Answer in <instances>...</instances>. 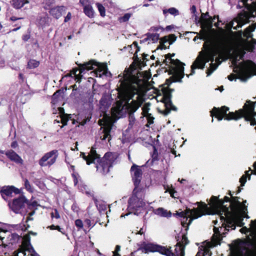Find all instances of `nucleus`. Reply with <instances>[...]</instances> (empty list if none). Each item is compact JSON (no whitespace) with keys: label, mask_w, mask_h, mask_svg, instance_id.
I'll return each instance as SVG.
<instances>
[{"label":"nucleus","mask_w":256,"mask_h":256,"mask_svg":"<svg viewBox=\"0 0 256 256\" xmlns=\"http://www.w3.org/2000/svg\"><path fill=\"white\" fill-rule=\"evenodd\" d=\"M246 202V200L241 202L237 197H232L230 200V198L226 196L222 200L212 196L210 200V206L202 202L198 206L200 209L187 208L184 211L178 212L176 214L182 218L181 224L186 232L193 220L205 214H217L222 226L214 228L212 242L214 246H216L220 244L222 238L225 236L227 232L225 231H229L230 228L234 230L236 225L242 226L244 224V218H250L248 215Z\"/></svg>","instance_id":"f257e3e1"},{"label":"nucleus","mask_w":256,"mask_h":256,"mask_svg":"<svg viewBox=\"0 0 256 256\" xmlns=\"http://www.w3.org/2000/svg\"><path fill=\"white\" fill-rule=\"evenodd\" d=\"M196 22L200 26V38L205 42L204 50L200 52L191 66L190 74H186L188 78L195 74V70L204 69L206 64L210 61L211 64L206 74L207 76H210L221 63L220 60L229 52L231 44L230 38L225 33L217 34L214 38L210 36L209 30L212 28L213 20L208 12L202 13L200 18Z\"/></svg>","instance_id":"f03ea898"},{"label":"nucleus","mask_w":256,"mask_h":256,"mask_svg":"<svg viewBox=\"0 0 256 256\" xmlns=\"http://www.w3.org/2000/svg\"><path fill=\"white\" fill-rule=\"evenodd\" d=\"M138 80L128 70H124L122 78L120 80L118 94L120 100L124 103L122 109L125 108L128 114L129 123L127 129L128 131L137 132L140 128L139 122L134 116V113L143 102Z\"/></svg>","instance_id":"7ed1b4c3"},{"label":"nucleus","mask_w":256,"mask_h":256,"mask_svg":"<svg viewBox=\"0 0 256 256\" xmlns=\"http://www.w3.org/2000/svg\"><path fill=\"white\" fill-rule=\"evenodd\" d=\"M255 44H256V40H252V42L246 43L244 46L243 50H238L232 60L234 70L237 73L239 78L242 80H246L252 76L256 70V66L250 60L244 61L239 64H238V62L242 59L246 53L245 50L253 51Z\"/></svg>","instance_id":"20e7f679"},{"label":"nucleus","mask_w":256,"mask_h":256,"mask_svg":"<svg viewBox=\"0 0 256 256\" xmlns=\"http://www.w3.org/2000/svg\"><path fill=\"white\" fill-rule=\"evenodd\" d=\"M248 1V0H242L240 2L244 6V10L238 14V17L228 23V28L237 30L245 24L254 21L252 19L256 16V2H252V4L250 5L247 4ZM256 28V23L249 26L244 30V36L250 37V33L254 32Z\"/></svg>","instance_id":"39448f33"},{"label":"nucleus","mask_w":256,"mask_h":256,"mask_svg":"<svg viewBox=\"0 0 256 256\" xmlns=\"http://www.w3.org/2000/svg\"><path fill=\"white\" fill-rule=\"evenodd\" d=\"M81 157H82L88 165L92 163L94 164L99 173L106 174L110 172V168L112 166L116 160L117 154L116 153L108 152L102 158H100V156L96 153L94 148H92L88 156L81 152Z\"/></svg>","instance_id":"423d86ee"},{"label":"nucleus","mask_w":256,"mask_h":256,"mask_svg":"<svg viewBox=\"0 0 256 256\" xmlns=\"http://www.w3.org/2000/svg\"><path fill=\"white\" fill-rule=\"evenodd\" d=\"M247 102L248 104H246L244 106V111L240 110L235 112H230L228 114H227L226 112L229 110L228 108L225 106H222L220 108L214 107L210 112V115L212 116H215L218 121L222 120L224 117H225V120H238L244 115L251 119L254 116L255 103L251 102Z\"/></svg>","instance_id":"0eeeda50"},{"label":"nucleus","mask_w":256,"mask_h":256,"mask_svg":"<svg viewBox=\"0 0 256 256\" xmlns=\"http://www.w3.org/2000/svg\"><path fill=\"white\" fill-rule=\"evenodd\" d=\"M175 54H168L166 56V62H168L170 67V74L172 75V79L174 82H182V78L184 76V64L180 62L178 60L172 58ZM168 65V64H166Z\"/></svg>","instance_id":"6e6552de"},{"label":"nucleus","mask_w":256,"mask_h":256,"mask_svg":"<svg viewBox=\"0 0 256 256\" xmlns=\"http://www.w3.org/2000/svg\"><path fill=\"white\" fill-rule=\"evenodd\" d=\"M94 71L90 72V74L92 76L96 77L102 78L103 76H112L110 72L108 71L107 66L105 64H96L94 63L93 60H90L88 62L81 64V74H84L86 72L93 70L94 68ZM82 78V75H81V79Z\"/></svg>","instance_id":"1a4fd4ad"},{"label":"nucleus","mask_w":256,"mask_h":256,"mask_svg":"<svg viewBox=\"0 0 256 256\" xmlns=\"http://www.w3.org/2000/svg\"><path fill=\"white\" fill-rule=\"evenodd\" d=\"M144 197V194L142 191H139L137 188L134 190L133 194L128 200V209L129 212L126 216L131 213H134L136 215L138 214L140 212L138 211H140L146 204L143 200Z\"/></svg>","instance_id":"9d476101"},{"label":"nucleus","mask_w":256,"mask_h":256,"mask_svg":"<svg viewBox=\"0 0 256 256\" xmlns=\"http://www.w3.org/2000/svg\"><path fill=\"white\" fill-rule=\"evenodd\" d=\"M138 250L145 254L158 252L166 256H172V254L170 250L164 246L146 242H142L140 244Z\"/></svg>","instance_id":"9b49d317"},{"label":"nucleus","mask_w":256,"mask_h":256,"mask_svg":"<svg viewBox=\"0 0 256 256\" xmlns=\"http://www.w3.org/2000/svg\"><path fill=\"white\" fill-rule=\"evenodd\" d=\"M98 124L102 126V128H103L100 134V138L102 140H108V142H110L111 140L110 132L114 124L112 118L110 116L106 115L102 118L98 120Z\"/></svg>","instance_id":"f8f14e48"},{"label":"nucleus","mask_w":256,"mask_h":256,"mask_svg":"<svg viewBox=\"0 0 256 256\" xmlns=\"http://www.w3.org/2000/svg\"><path fill=\"white\" fill-rule=\"evenodd\" d=\"M28 205V200L24 196H20L8 203L10 209L17 214H24L26 212V207Z\"/></svg>","instance_id":"ddd939ff"},{"label":"nucleus","mask_w":256,"mask_h":256,"mask_svg":"<svg viewBox=\"0 0 256 256\" xmlns=\"http://www.w3.org/2000/svg\"><path fill=\"white\" fill-rule=\"evenodd\" d=\"M58 150H52L45 154L39 160L38 164L41 166H50L55 163L58 158Z\"/></svg>","instance_id":"4468645a"},{"label":"nucleus","mask_w":256,"mask_h":256,"mask_svg":"<svg viewBox=\"0 0 256 256\" xmlns=\"http://www.w3.org/2000/svg\"><path fill=\"white\" fill-rule=\"evenodd\" d=\"M181 237L180 240L178 241L176 245L174 252H172L170 248H168L172 253V256H184L185 246L188 244V240L184 234H182L178 236Z\"/></svg>","instance_id":"2eb2a0df"},{"label":"nucleus","mask_w":256,"mask_h":256,"mask_svg":"<svg viewBox=\"0 0 256 256\" xmlns=\"http://www.w3.org/2000/svg\"><path fill=\"white\" fill-rule=\"evenodd\" d=\"M68 76L74 78L76 80V84L72 86V92L70 96L78 98L80 95V70L78 69H74L68 74Z\"/></svg>","instance_id":"dca6fc26"},{"label":"nucleus","mask_w":256,"mask_h":256,"mask_svg":"<svg viewBox=\"0 0 256 256\" xmlns=\"http://www.w3.org/2000/svg\"><path fill=\"white\" fill-rule=\"evenodd\" d=\"M130 170L135 188H137L141 181L142 170L136 164L132 165Z\"/></svg>","instance_id":"f3484780"},{"label":"nucleus","mask_w":256,"mask_h":256,"mask_svg":"<svg viewBox=\"0 0 256 256\" xmlns=\"http://www.w3.org/2000/svg\"><path fill=\"white\" fill-rule=\"evenodd\" d=\"M171 95L170 94H166L163 98V102L165 104L166 106V112L165 114H168L170 110H176V108L174 106L170 100Z\"/></svg>","instance_id":"a211bd4d"},{"label":"nucleus","mask_w":256,"mask_h":256,"mask_svg":"<svg viewBox=\"0 0 256 256\" xmlns=\"http://www.w3.org/2000/svg\"><path fill=\"white\" fill-rule=\"evenodd\" d=\"M250 226L249 228L243 227L240 230L242 233L247 234L249 232L252 238L256 240V220H252Z\"/></svg>","instance_id":"6ab92c4d"},{"label":"nucleus","mask_w":256,"mask_h":256,"mask_svg":"<svg viewBox=\"0 0 256 256\" xmlns=\"http://www.w3.org/2000/svg\"><path fill=\"white\" fill-rule=\"evenodd\" d=\"M254 170H252L250 168L249 170L245 172V174L242 176L240 179V182L241 184V186H244L245 183L246 182V179L248 180L250 179V174H254L256 175V162H255L253 164Z\"/></svg>","instance_id":"aec40b11"},{"label":"nucleus","mask_w":256,"mask_h":256,"mask_svg":"<svg viewBox=\"0 0 256 256\" xmlns=\"http://www.w3.org/2000/svg\"><path fill=\"white\" fill-rule=\"evenodd\" d=\"M146 38H144L141 41L143 42H148V44H154L156 42L160 39V34L156 32L153 33L150 32L146 34Z\"/></svg>","instance_id":"412c9836"},{"label":"nucleus","mask_w":256,"mask_h":256,"mask_svg":"<svg viewBox=\"0 0 256 256\" xmlns=\"http://www.w3.org/2000/svg\"><path fill=\"white\" fill-rule=\"evenodd\" d=\"M34 250L32 248L30 240H25L22 243V246L20 248V252H22L24 256L32 254Z\"/></svg>","instance_id":"4be33fe9"},{"label":"nucleus","mask_w":256,"mask_h":256,"mask_svg":"<svg viewBox=\"0 0 256 256\" xmlns=\"http://www.w3.org/2000/svg\"><path fill=\"white\" fill-rule=\"evenodd\" d=\"M4 154L12 161L14 162L17 164H22L23 162L22 158L12 150H8L6 152H4Z\"/></svg>","instance_id":"5701e85b"},{"label":"nucleus","mask_w":256,"mask_h":256,"mask_svg":"<svg viewBox=\"0 0 256 256\" xmlns=\"http://www.w3.org/2000/svg\"><path fill=\"white\" fill-rule=\"evenodd\" d=\"M64 6H57L50 9V12L52 16L56 18H58L66 12Z\"/></svg>","instance_id":"b1692460"},{"label":"nucleus","mask_w":256,"mask_h":256,"mask_svg":"<svg viewBox=\"0 0 256 256\" xmlns=\"http://www.w3.org/2000/svg\"><path fill=\"white\" fill-rule=\"evenodd\" d=\"M12 188L11 186H4L0 190L2 198L6 200V197L12 196Z\"/></svg>","instance_id":"393cba45"},{"label":"nucleus","mask_w":256,"mask_h":256,"mask_svg":"<svg viewBox=\"0 0 256 256\" xmlns=\"http://www.w3.org/2000/svg\"><path fill=\"white\" fill-rule=\"evenodd\" d=\"M154 213L164 218H170L172 216V213L170 211H168L162 208H159L153 210Z\"/></svg>","instance_id":"a878e982"},{"label":"nucleus","mask_w":256,"mask_h":256,"mask_svg":"<svg viewBox=\"0 0 256 256\" xmlns=\"http://www.w3.org/2000/svg\"><path fill=\"white\" fill-rule=\"evenodd\" d=\"M210 244H208V246H200L196 256H210Z\"/></svg>","instance_id":"bb28decb"},{"label":"nucleus","mask_w":256,"mask_h":256,"mask_svg":"<svg viewBox=\"0 0 256 256\" xmlns=\"http://www.w3.org/2000/svg\"><path fill=\"white\" fill-rule=\"evenodd\" d=\"M29 2L28 0H12L11 3L12 6L17 10L21 8L24 4Z\"/></svg>","instance_id":"cd10ccee"},{"label":"nucleus","mask_w":256,"mask_h":256,"mask_svg":"<svg viewBox=\"0 0 256 256\" xmlns=\"http://www.w3.org/2000/svg\"><path fill=\"white\" fill-rule=\"evenodd\" d=\"M94 225L95 222L94 221L92 222L88 219H86L84 220V224H82V222L81 221V228H83L84 230L86 233L87 232H88Z\"/></svg>","instance_id":"c85d7f7f"},{"label":"nucleus","mask_w":256,"mask_h":256,"mask_svg":"<svg viewBox=\"0 0 256 256\" xmlns=\"http://www.w3.org/2000/svg\"><path fill=\"white\" fill-rule=\"evenodd\" d=\"M162 13L165 16H167L168 13H169L171 15L174 16L180 14L178 10L175 8H170L168 9H164L162 10Z\"/></svg>","instance_id":"c756f323"},{"label":"nucleus","mask_w":256,"mask_h":256,"mask_svg":"<svg viewBox=\"0 0 256 256\" xmlns=\"http://www.w3.org/2000/svg\"><path fill=\"white\" fill-rule=\"evenodd\" d=\"M84 11L86 15L90 18H92L94 16V10L92 6L90 4L84 6Z\"/></svg>","instance_id":"7c9ffc66"},{"label":"nucleus","mask_w":256,"mask_h":256,"mask_svg":"<svg viewBox=\"0 0 256 256\" xmlns=\"http://www.w3.org/2000/svg\"><path fill=\"white\" fill-rule=\"evenodd\" d=\"M95 204L98 210L100 213H102V212L106 210V206L104 202L102 201H98L96 200L95 201Z\"/></svg>","instance_id":"2f4dec72"},{"label":"nucleus","mask_w":256,"mask_h":256,"mask_svg":"<svg viewBox=\"0 0 256 256\" xmlns=\"http://www.w3.org/2000/svg\"><path fill=\"white\" fill-rule=\"evenodd\" d=\"M228 256H250V255L248 250H244V252L232 251Z\"/></svg>","instance_id":"473e14b6"},{"label":"nucleus","mask_w":256,"mask_h":256,"mask_svg":"<svg viewBox=\"0 0 256 256\" xmlns=\"http://www.w3.org/2000/svg\"><path fill=\"white\" fill-rule=\"evenodd\" d=\"M152 160L150 161H150L149 160L146 162L147 165H148V166H150V164L152 165L154 164V162L157 161L158 160V152L155 147L154 148V152L152 156Z\"/></svg>","instance_id":"72a5a7b5"},{"label":"nucleus","mask_w":256,"mask_h":256,"mask_svg":"<svg viewBox=\"0 0 256 256\" xmlns=\"http://www.w3.org/2000/svg\"><path fill=\"white\" fill-rule=\"evenodd\" d=\"M60 91L58 90L52 96V104H56L60 98Z\"/></svg>","instance_id":"f704fd0d"},{"label":"nucleus","mask_w":256,"mask_h":256,"mask_svg":"<svg viewBox=\"0 0 256 256\" xmlns=\"http://www.w3.org/2000/svg\"><path fill=\"white\" fill-rule=\"evenodd\" d=\"M40 64L38 61L34 60H30L28 61V67L29 68H37Z\"/></svg>","instance_id":"c9c22d12"},{"label":"nucleus","mask_w":256,"mask_h":256,"mask_svg":"<svg viewBox=\"0 0 256 256\" xmlns=\"http://www.w3.org/2000/svg\"><path fill=\"white\" fill-rule=\"evenodd\" d=\"M168 42V38L167 36H164L160 40V44L158 46V48L162 50V49H166V46L165 44Z\"/></svg>","instance_id":"e433bc0d"},{"label":"nucleus","mask_w":256,"mask_h":256,"mask_svg":"<svg viewBox=\"0 0 256 256\" xmlns=\"http://www.w3.org/2000/svg\"><path fill=\"white\" fill-rule=\"evenodd\" d=\"M81 191L82 192V193H85L88 196H92L93 195L92 192L88 189L86 185L81 186Z\"/></svg>","instance_id":"4c0bfd02"},{"label":"nucleus","mask_w":256,"mask_h":256,"mask_svg":"<svg viewBox=\"0 0 256 256\" xmlns=\"http://www.w3.org/2000/svg\"><path fill=\"white\" fill-rule=\"evenodd\" d=\"M96 5L100 13V16H104L106 15V11L104 6L102 4L99 3H97Z\"/></svg>","instance_id":"58836bf2"},{"label":"nucleus","mask_w":256,"mask_h":256,"mask_svg":"<svg viewBox=\"0 0 256 256\" xmlns=\"http://www.w3.org/2000/svg\"><path fill=\"white\" fill-rule=\"evenodd\" d=\"M24 186H25V188L26 189L30 192H33V190L31 186V185L30 183V182H28V180L26 179V178H24Z\"/></svg>","instance_id":"ea45409f"},{"label":"nucleus","mask_w":256,"mask_h":256,"mask_svg":"<svg viewBox=\"0 0 256 256\" xmlns=\"http://www.w3.org/2000/svg\"><path fill=\"white\" fill-rule=\"evenodd\" d=\"M132 16V14L130 13L125 14L123 16L120 18V20L122 22H128Z\"/></svg>","instance_id":"a19ab883"},{"label":"nucleus","mask_w":256,"mask_h":256,"mask_svg":"<svg viewBox=\"0 0 256 256\" xmlns=\"http://www.w3.org/2000/svg\"><path fill=\"white\" fill-rule=\"evenodd\" d=\"M168 38V43L170 45L176 40V36L174 34H170Z\"/></svg>","instance_id":"79ce46f5"},{"label":"nucleus","mask_w":256,"mask_h":256,"mask_svg":"<svg viewBox=\"0 0 256 256\" xmlns=\"http://www.w3.org/2000/svg\"><path fill=\"white\" fill-rule=\"evenodd\" d=\"M160 30L163 31L164 28L160 26H152L151 27L150 29V32L153 33H156V32H158Z\"/></svg>","instance_id":"37998d69"},{"label":"nucleus","mask_w":256,"mask_h":256,"mask_svg":"<svg viewBox=\"0 0 256 256\" xmlns=\"http://www.w3.org/2000/svg\"><path fill=\"white\" fill-rule=\"evenodd\" d=\"M146 118L148 120V124L146 126L149 127L150 125L154 123V118L152 116V114L146 115Z\"/></svg>","instance_id":"c03bdc74"},{"label":"nucleus","mask_w":256,"mask_h":256,"mask_svg":"<svg viewBox=\"0 0 256 256\" xmlns=\"http://www.w3.org/2000/svg\"><path fill=\"white\" fill-rule=\"evenodd\" d=\"M190 11H191V12L194 14L193 16H194L195 21L196 22L198 18V16H196V7L195 6L193 5L190 8Z\"/></svg>","instance_id":"a18cd8bd"},{"label":"nucleus","mask_w":256,"mask_h":256,"mask_svg":"<svg viewBox=\"0 0 256 256\" xmlns=\"http://www.w3.org/2000/svg\"><path fill=\"white\" fill-rule=\"evenodd\" d=\"M149 108L146 106H144L142 108V114L144 116L146 117V115H150V114L148 113Z\"/></svg>","instance_id":"49530a36"},{"label":"nucleus","mask_w":256,"mask_h":256,"mask_svg":"<svg viewBox=\"0 0 256 256\" xmlns=\"http://www.w3.org/2000/svg\"><path fill=\"white\" fill-rule=\"evenodd\" d=\"M120 250V246L119 245H117L116 247L115 250L113 252H114V256H120V254H118V252Z\"/></svg>","instance_id":"de8ad7c7"},{"label":"nucleus","mask_w":256,"mask_h":256,"mask_svg":"<svg viewBox=\"0 0 256 256\" xmlns=\"http://www.w3.org/2000/svg\"><path fill=\"white\" fill-rule=\"evenodd\" d=\"M78 174H76L74 172H73L72 174V177L73 178V180H74V185H76L78 182Z\"/></svg>","instance_id":"09e8293b"},{"label":"nucleus","mask_w":256,"mask_h":256,"mask_svg":"<svg viewBox=\"0 0 256 256\" xmlns=\"http://www.w3.org/2000/svg\"><path fill=\"white\" fill-rule=\"evenodd\" d=\"M48 228H50V230H58V231L62 232V228H61L59 226H54V225H52L48 227Z\"/></svg>","instance_id":"8fccbe9b"},{"label":"nucleus","mask_w":256,"mask_h":256,"mask_svg":"<svg viewBox=\"0 0 256 256\" xmlns=\"http://www.w3.org/2000/svg\"><path fill=\"white\" fill-rule=\"evenodd\" d=\"M51 216L52 218H58L60 217V214L56 210H55L54 212L51 213Z\"/></svg>","instance_id":"3c124183"},{"label":"nucleus","mask_w":256,"mask_h":256,"mask_svg":"<svg viewBox=\"0 0 256 256\" xmlns=\"http://www.w3.org/2000/svg\"><path fill=\"white\" fill-rule=\"evenodd\" d=\"M72 208L74 212H76V214H78V211H79V208L76 205L73 204L72 206Z\"/></svg>","instance_id":"603ef678"},{"label":"nucleus","mask_w":256,"mask_h":256,"mask_svg":"<svg viewBox=\"0 0 256 256\" xmlns=\"http://www.w3.org/2000/svg\"><path fill=\"white\" fill-rule=\"evenodd\" d=\"M71 18H72V14L70 12H68V14H67V16L64 18V22H68V21H69L70 20Z\"/></svg>","instance_id":"864d4df0"},{"label":"nucleus","mask_w":256,"mask_h":256,"mask_svg":"<svg viewBox=\"0 0 256 256\" xmlns=\"http://www.w3.org/2000/svg\"><path fill=\"white\" fill-rule=\"evenodd\" d=\"M11 186L12 188V193L14 192L16 194H19L20 192V191L19 189L15 188L14 186Z\"/></svg>","instance_id":"5fc2aeb1"},{"label":"nucleus","mask_w":256,"mask_h":256,"mask_svg":"<svg viewBox=\"0 0 256 256\" xmlns=\"http://www.w3.org/2000/svg\"><path fill=\"white\" fill-rule=\"evenodd\" d=\"M34 211H32V212H30V214H29V216H28L27 218V220H32V216L34 214Z\"/></svg>","instance_id":"6e6d98bb"},{"label":"nucleus","mask_w":256,"mask_h":256,"mask_svg":"<svg viewBox=\"0 0 256 256\" xmlns=\"http://www.w3.org/2000/svg\"><path fill=\"white\" fill-rule=\"evenodd\" d=\"M228 79L230 80V81H232L233 80H236V76L234 74H230V75L228 76Z\"/></svg>","instance_id":"4d7b16f0"},{"label":"nucleus","mask_w":256,"mask_h":256,"mask_svg":"<svg viewBox=\"0 0 256 256\" xmlns=\"http://www.w3.org/2000/svg\"><path fill=\"white\" fill-rule=\"evenodd\" d=\"M78 142H76L75 143V145L73 146L72 147L71 149L72 150H78Z\"/></svg>","instance_id":"13d9d810"},{"label":"nucleus","mask_w":256,"mask_h":256,"mask_svg":"<svg viewBox=\"0 0 256 256\" xmlns=\"http://www.w3.org/2000/svg\"><path fill=\"white\" fill-rule=\"evenodd\" d=\"M18 146V144L16 141H14L11 144V147L14 148H16Z\"/></svg>","instance_id":"bf43d9fd"},{"label":"nucleus","mask_w":256,"mask_h":256,"mask_svg":"<svg viewBox=\"0 0 256 256\" xmlns=\"http://www.w3.org/2000/svg\"><path fill=\"white\" fill-rule=\"evenodd\" d=\"M76 226L78 228V230L80 228V220H76L75 222Z\"/></svg>","instance_id":"052dcab7"},{"label":"nucleus","mask_w":256,"mask_h":256,"mask_svg":"<svg viewBox=\"0 0 256 256\" xmlns=\"http://www.w3.org/2000/svg\"><path fill=\"white\" fill-rule=\"evenodd\" d=\"M174 28V26H172V25H170V26H166V30L168 31H169L170 30H171L172 28Z\"/></svg>","instance_id":"680f3d73"},{"label":"nucleus","mask_w":256,"mask_h":256,"mask_svg":"<svg viewBox=\"0 0 256 256\" xmlns=\"http://www.w3.org/2000/svg\"><path fill=\"white\" fill-rule=\"evenodd\" d=\"M68 120H66V119L65 118H62V123L64 125H66V122H67Z\"/></svg>","instance_id":"e2e57ef3"},{"label":"nucleus","mask_w":256,"mask_h":256,"mask_svg":"<svg viewBox=\"0 0 256 256\" xmlns=\"http://www.w3.org/2000/svg\"><path fill=\"white\" fill-rule=\"evenodd\" d=\"M22 18H17L15 16H12L10 18V20L12 21H16L18 20H19V19H21Z\"/></svg>","instance_id":"0e129e2a"},{"label":"nucleus","mask_w":256,"mask_h":256,"mask_svg":"<svg viewBox=\"0 0 256 256\" xmlns=\"http://www.w3.org/2000/svg\"><path fill=\"white\" fill-rule=\"evenodd\" d=\"M89 121L90 120V118H88L86 120H82L81 122V123H80V124L81 126L82 125H84V124H86V122L87 121Z\"/></svg>","instance_id":"69168bd1"},{"label":"nucleus","mask_w":256,"mask_h":256,"mask_svg":"<svg viewBox=\"0 0 256 256\" xmlns=\"http://www.w3.org/2000/svg\"><path fill=\"white\" fill-rule=\"evenodd\" d=\"M144 230L143 228H141L138 234H142L144 233Z\"/></svg>","instance_id":"338daca9"},{"label":"nucleus","mask_w":256,"mask_h":256,"mask_svg":"<svg viewBox=\"0 0 256 256\" xmlns=\"http://www.w3.org/2000/svg\"><path fill=\"white\" fill-rule=\"evenodd\" d=\"M58 110H59L60 112V113L63 112H64V108H62L58 107Z\"/></svg>","instance_id":"774afa93"}]
</instances>
